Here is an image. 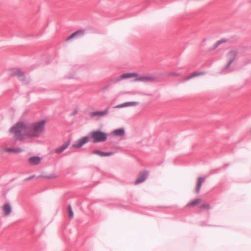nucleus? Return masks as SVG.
I'll return each instance as SVG.
<instances>
[{"mask_svg":"<svg viewBox=\"0 0 251 251\" xmlns=\"http://www.w3.org/2000/svg\"><path fill=\"white\" fill-rule=\"evenodd\" d=\"M109 87V85H106V86H105L103 87L102 88L101 90H102L103 92H104L106 90H107V89L108 88V87Z\"/></svg>","mask_w":251,"mask_h":251,"instance_id":"cd10ccee","label":"nucleus"},{"mask_svg":"<svg viewBox=\"0 0 251 251\" xmlns=\"http://www.w3.org/2000/svg\"><path fill=\"white\" fill-rule=\"evenodd\" d=\"M77 113V111L76 110L73 113L71 114V115H75Z\"/></svg>","mask_w":251,"mask_h":251,"instance_id":"c85d7f7f","label":"nucleus"},{"mask_svg":"<svg viewBox=\"0 0 251 251\" xmlns=\"http://www.w3.org/2000/svg\"><path fill=\"white\" fill-rule=\"evenodd\" d=\"M179 73L176 72H171L169 74V75L170 76H178L179 75Z\"/></svg>","mask_w":251,"mask_h":251,"instance_id":"393cba45","label":"nucleus"},{"mask_svg":"<svg viewBox=\"0 0 251 251\" xmlns=\"http://www.w3.org/2000/svg\"><path fill=\"white\" fill-rule=\"evenodd\" d=\"M4 151L6 152H21L23 151V150L21 148H6L4 149Z\"/></svg>","mask_w":251,"mask_h":251,"instance_id":"aec40b11","label":"nucleus"},{"mask_svg":"<svg viewBox=\"0 0 251 251\" xmlns=\"http://www.w3.org/2000/svg\"><path fill=\"white\" fill-rule=\"evenodd\" d=\"M205 177H200L197 179V185L194 190L195 193H199L202 183L205 181Z\"/></svg>","mask_w":251,"mask_h":251,"instance_id":"4468645a","label":"nucleus"},{"mask_svg":"<svg viewBox=\"0 0 251 251\" xmlns=\"http://www.w3.org/2000/svg\"><path fill=\"white\" fill-rule=\"evenodd\" d=\"M188 79V77H186V78L185 79V80H187Z\"/></svg>","mask_w":251,"mask_h":251,"instance_id":"c756f323","label":"nucleus"},{"mask_svg":"<svg viewBox=\"0 0 251 251\" xmlns=\"http://www.w3.org/2000/svg\"><path fill=\"white\" fill-rule=\"evenodd\" d=\"M3 209L5 215H8L11 212V207L9 203H5L3 206Z\"/></svg>","mask_w":251,"mask_h":251,"instance_id":"a211bd4d","label":"nucleus"},{"mask_svg":"<svg viewBox=\"0 0 251 251\" xmlns=\"http://www.w3.org/2000/svg\"><path fill=\"white\" fill-rule=\"evenodd\" d=\"M90 139L93 143H97L105 141L108 137V134L100 130H93L89 134Z\"/></svg>","mask_w":251,"mask_h":251,"instance_id":"7ed1b4c3","label":"nucleus"},{"mask_svg":"<svg viewBox=\"0 0 251 251\" xmlns=\"http://www.w3.org/2000/svg\"><path fill=\"white\" fill-rule=\"evenodd\" d=\"M138 76V74L137 73H124L121 75V78L126 79L128 78H132L134 77H137Z\"/></svg>","mask_w":251,"mask_h":251,"instance_id":"dca6fc26","label":"nucleus"},{"mask_svg":"<svg viewBox=\"0 0 251 251\" xmlns=\"http://www.w3.org/2000/svg\"><path fill=\"white\" fill-rule=\"evenodd\" d=\"M132 94H140V95H143L150 96V94H146L142 92H137L135 93H133Z\"/></svg>","mask_w":251,"mask_h":251,"instance_id":"a878e982","label":"nucleus"},{"mask_svg":"<svg viewBox=\"0 0 251 251\" xmlns=\"http://www.w3.org/2000/svg\"><path fill=\"white\" fill-rule=\"evenodd\" d=\"M70 144V140L66 142L63 145H62L60 147L56 148L55 150V152L56 153H58V154L62 153L69 147Z\"/></svg>","mask_w":251,"mask_h":251,"instance_id":"f8f14e48","label":"nucleus"},{"mask_svg":"<svg viewBox=\"0 0 251 251\" xmlns=\"http://www.w3.org/2000/svg\"><path fill=\"white\" fill-rule=\"evenodd\" d=\"M93 153L97 154L100 156H110L114 154L113 152H104L99 150H94L93 151Z\"/></svg>","mask_w":251,"mask_h":251,"instance_id":"2eb2a0df","label":"nucleus"},{"mask_svg":"<svg viewBox=\"0 0 251 251\" xmlns=\"http://www.w3.org/2000/svg\"><path fill=\"white\" fill-rule=\"evenodd\" d=\"M41 177L44 178L50 179V178H54L56 176L54 175H52L50 176H38L37 178H39Z\"/></svg>","mask_w":251,"mask_h":251,"instance_id":"b1692460","label":"nucleus"},{"mask_svg":"<svg viewBox=\"0 0 251 251\" xmlns=\"http://www.w3.org/2000/svg\"><path fill=\"white\" fill-rule=\"evenodd\" d=\"M10 75L12 76H17L19 80L24 81L25 80V75L24 72L18 69H13L11 70Z\"/></svg>","mask_w":251,"mask_h":251,"instance_id":"39448f33","label":"nucleus"},{"mask_svg":"<svg viewBox=\"0 0 251 251\" xmlns=\"http://www.w3.org/2000/svg\"><path fill=\"white\" fill-rule=\"evenodd\" d=\"M203 74H204V73H202H202H198V72L193 73L189 75V79H191L192 78H194L195 77H197V76H200L201 75H203Z\"/></svg>","mask_w":251,"mask_h":251,"instance_id":"412c9836","label":"nucleus"},{"mask_svg":"<svg viewBox=\"0 0 251 251\" xmlns=\"http://www.w3.org/2000/svg\"><path fill=\"white\" fill-rule=\"evenodd\" d=\"M85 31L83 29L78 30L75 32L73 33L71 35L68 37L66 41H70L71 39L74 38H78L83 36L84 35Z\"/></svg>","mask_w":251,"mask_h":251,"instance_id":"9d476101","label":"nucleus"},{"mask_svg":"<svg viewBox=\"0 0 251 251\" xmlns=\"http://www.w3.org/2000/svg\"><path fill=\"white\" fill-rule=\"evenodd\" d=\"M9 131L14 134V138L15 140L21 141L23 139L24 136L27 137V135L25 134L28 131V125L23 122H19L10 129Z\"/></svg>","mask_w":251,"mask_h":251,"instance_id":"f257e3e1","label":"nucleus"},{"mask_svg":"<svg viewBox=\"0 0 251 251\" xmlns=\"http://www.w3.org/2000/svg\"><path fill=\"white\" fill-rule=\"evenodd\" d=\"M201 201L202 200L201 199L193 200L189 202V207H195L200 204Z\"/></svg>","mask_w":251,"mask_h":251,"instance_id":"6ab92c4d","label":"nucleus"},{"mask_svg":"<svg viewBox=\"0 0 251 251\" xmlns=\"http://www.w3.org/2000/svg\"><path fill=\"white\" fill-rule=\"evenodd\" d=\"M45 120L35 123L33 127L28 125V132L25 134L29 137H38L45 129Z\"/></svg>","mask_w":251,"mask_h":251,"instance_id":"f03ea898","label":"nucleus"},{"mask_svg":"<svg viewBox=\"0 0 251 251\" xmlns=\"http://www.w3.org/2000/svg\"><path fill=\"white\" fill-rule=\"evenodd\" d=\"M155 77L152 75L140 76L134 79V81H142L145 83L152 82L155 81Z\"/></svg>","mask_w":251,"mask_h":251,"instance_id":"0eeeda50","label":"nucleus"},{"mask_svg":"<svg viewBox=\"0 0 251 251\" xmlns=\"http://www.w3.org/2000/svg\"><path fill=\"white\" fill-rule=\"evenodd\" d=\"M34 177H35V175H32V176H29V177L25 178V181L29 180L33 178Z\"/></svg>","mask_w":251,"mask_h":251,"instance_id":"bb28decb","label":"nucleus"},{"mask_svg":"<svg viewBox=\"0 0 251 251\" xmlns=\"http://www.w3.org/2000/svg\"><path fill=\"white\" fill-rule=\"evenodd\" d=\"M109 108L107 107L103 111H98L91 112L90 113V116L91 118L95 117H101L106 116L108 114Z\"/></svg>","mask_w":251,"mask_h":251,"instance_id":"6e6552de","label":"nucleus"},{"mask_svg":"<svg viewBox=\"0 0 251 251\" xmlns=\"http://www.w3.org/2000/svg\"><path fill=\"white\" fill-rule=\"evenodd\" d=\"M200 208L202 210H207L209 209L210 207L209 204L208 203H204L200 206Z\"/></svg>","mask_w":251,"mask_h":251,"instance_id":"5701e85b","label":"nucleus"},{"mask_svg":"<svg viewBox=\"0 0 251 251\" xmlns=\"http://www.w3.org/2000/svg\"><path fill=\"white\" fill-rule=\"evenodd\" d=\"M68 212H69V218L70 219L73 218L74 217V213L72 210V207H71V205H68Z\"/></svg>","mask_w":251,"mask_h":251,"instance_id":"4be33fe9","label":"nucleus"},{"mask_svg":"<svg viewBox=\"0 0 251 251\" xmlns=\"http://www.w3.org/2000/svg\"><path fill=\"white\" fill-rule=\"evenodd\" d=\"M125 134V129L123 128H118L113 131V134L116 136H122Z\"/></svg>","mask_w":251,"mask_h":251,"instance_id":"f3484780","label":"nucleus"},{"mask_svg":"<svg viewBox=\"0 0 251 251\" xmlns=\"http://www.w3.org/2000/svg\"><path fill=\"white\" fill-rule=\"evenodd\" d=\"M41 158L39 156H34L29 157L28 159L29 163L31 165H37L41 162Z\"/></svg>","mask_w":251,"mask_h":251,"instance_id":"ddd939ff","label":"nucleus"},{"mask_svg":"<svg viewBox=\"0 0 251 251\" xmlns=\"http://www.w3.org/2000/svg\"><path fill=\"white\" fill-rule=\"evenodd\" d=\"M148 176V173L147 171L141 172L139 173L138 176L134 182V184H139L145 180Z\"/></svg>","mask_w":251,"mask_h":251,"instance_id":"1a4fd4ad","label":"nucleus"},{"mask_svg":"<svg viewBox=\"0 0 251 251\" xmlns=\"http://www.w3.org/2000/svg\"><path fill=\"white\" fill-rule=\"evenodd\" d=\"M238 53V51L237 49H232L228 52L227 59L228 62L227 67H228L232 64Z\"/></svg>","mask_w":251,"mask_h":251,"instance_id":"423d86ee","label":"nucleus"},{"mask_svg":"<svg viewBox=\"0 0 251 251\" xmlns=\"http://www.w3.org/2000/svg\"><path fill=\"white\" fill-rule=\"evenodd\" d=\"M90 140L89 136H86L75 141L73 144V147L78 149L82 147L84 144L88 142Z\"/></svg>","mask_w":251,"mask_h":251,"instance_id":"20e7f679","label":"nucleus"},{"mask_svg":"<svg viewBox=\"0 0 251 251\" xmlns=\"http://www.w3.org/2000/svg\"><path fill=\"white\" fill-rule=\"evenodd\" d=\"M139 104V102L137 101H128L123 103L117 105L114 107V108H120L125 107L136 106Z\"/></svg>","mask_w":251,"mask_h":251,"instance_id":"9b49d317","label":"nucleus"}]
</instances>
